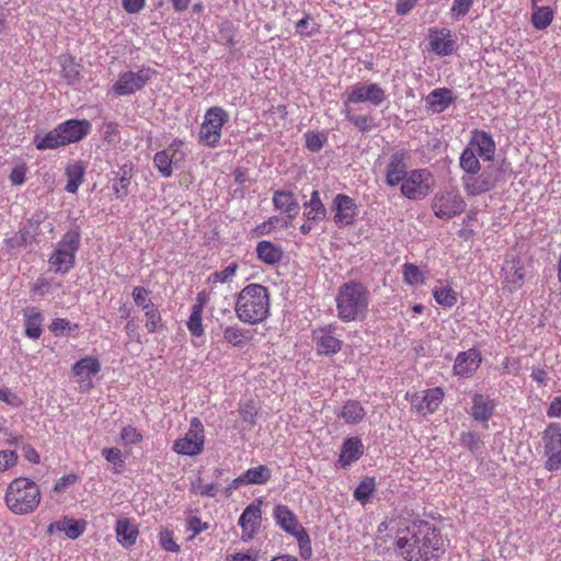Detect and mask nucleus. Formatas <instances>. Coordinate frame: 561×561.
I'll return each mask as SVG.
<instances>
[{
    "label": "nucleus",
    "instance_id": "nucleus-1",
    "mask_svg": "<svg viewBox=\"0 0 561 561\" xmlns=\"http://www.w3.org/2000/svg\"><path fill=\"white\" fill-rule=\"evenodd\" d=\"M396 547L407 561H437L439 552L444 551V540L435 528L421 523L402 530Z\"/></svg>",
    "mask_w": 561,
    "mask_h": 561
},
{
    "label": "nucleus",
    "instance_id": "nucleus-2",
    "mask_svg": "<svg viewBox=\"0 0 561 561\" xmlns=\"http://www.w3.org/2000/svg\"><path fill=\"white\" fill-rule=\"evenodd\" d=\"M334 300L339 320L344 323L362 321L369 310L370 291L364 283L351 279L339 286Z\"/></svg>",
    "mask_w": 561,
    "mask_h": 561
},
{
    "label": "nucleus",
    "instance_id": "nucleus-3",
    "mask_svg": "<svg viewBox=\"0 0 561 561\" xmlns=\"http://www.w3.org/2000/svg\"><path fill=\"white\" fill-rule=\"evenodd\" d=\"M270 309V294L267 288L263 285H247L238 295L236 314L243 323H262L267 319Z\"/></svg>",
    "mask_w": 561,
    "mask_h": 561
},
{
    "label": "nucleus",
    "instance_id": "nucleus-4",
    "mask_svg": "<svg viewBox=\"0 0 561 561\" xmlns=\"http://www.w3.org/2000/svg\"><path fill=\"white\" fill-rule=\"evenodd\" d=\"M92 129L88 119H67L58 124L44 136L36 135L34 144L37 150H48L76 144L84 139Z\"/></svg>",
    "mask_w": 561,
    "mask_h": 561
},
{
    "label": "nucleus",
    "instance_id": "nucleus-5",
    "mask_svg": "<svg viewBox=\"0 0 561 561\" xmlns=\"http://www.w3.org/2000/svg\"><path fill=\"white\" fill-rule=\"evenodd\" d=\"M7 507L15 515H28L39 505V486L28 478H15L5 491Z\"/></svg>",
    "mask_w": 561,
    "mask_h": 561
},
{
    "label": "nucleus",
    "instance_id": "nucleus-6",
    "mask_svg": "<svg viewBox=\"0 0 561 561\" xmlns=\"http://www.w3.org/2000/svg\"><path fill=\"white\" fill-rule=\"evenodd\" d=\"M229 122L228 112L220 106L209 107L201 124L198 140L208 148H216L222 136V127Z\"/></svg>",
    "mask_w": 561,
    "mask_h": 561
},
{
    "label": "nucleus",
    "instance_id": "nucleus-7",
    "mask_svg": "<svg viewBox=\"0 0 561 561\" xmlns=\"http://www.w3.org/2000/svg\"><path fill=\"white\" fill-rule=\"evenodd\" d=\"M466 202L456 187L439 190L431 201V208L438 219L449 220L462 214Z\"/></svg>",
    "mask_w": 561,
    "mask_h": 561
},
{
    "label": "nucleus",
    "instance_id": "nucleus-8",
    "mask_svg": "<svg viewBox=\"0 0 561 561\" xmlns=\"http://www.w3.org/2000/svg\"><path fill=\"white\" fill-rule=\"evenodd\" d=\"M435 179L428 169H413L400 184V192L410 201H422L433 191Z\"/></svg>",
    "mask_w": 561,
    "mask_h": 561
},
{
    "label": "nucleus",
    "instance_id": "nucleus-9",
    "mask_svg": "<svg viewBox=\"0 0 561 561\" xmlns=\"http://www.w3.org/2000/svg\"><path fill=\"white\" fill-rule=\"evenodd\" d=\"M186 158L187 148L185 141L174 138L165 149L156 152L153 163L162 176L170 178L173 173V167H180Z\"/></svg>",
    "mask_w": 561,
    "mask_h": 561
},
{
    "label": "nucleus",
    "instance_id": "nucleus-10",
    "mask_svg": "<svg viewBox=\"0 0 561 561\" xmlns=\"http://www.w3.org/2000/svg\"><path fill=\"white\" fill-rule=\"evenodd\" d=\"M204 443V426L199 419L193 417L188 431L173 443L172 449L179 455L196 456L203 451Z\"/></svg>",
    "mask_w": 561,
    "mask_h": 561
},
{
    "label": "nucleus",
    "instance_id": "nucleus-11",
    "mask_svg": "<svg viewBox=\"0 0 561 561\" xmlns=\"http://www.w3.org/2000/svg\"><path fill=\"white\" fill-rule=\"evenodd\" d=\"M157 73L150 67H141L138 71H126L119 75L112 91L116 95H128L141 90Z\"/></svg>",
    "mask_w": 561,
    "mask_h": 561
},
{
    "label": "nucleus",
    "instance_id": "nucleus-12",
    "mask_svg": "<svg viewBox=\"0 0 561 561\" xmlns=\"http://www.w3.org/2000/svg\"><path fill=\"white\" fill-rule=\"evenodd\" d=\"M461 182L468 196H479L491 192L496 186L499 170L489 167L482 172L465 174Z\"/></svg>",
    "mask_w": 561,
    "mask_h": 561
},
{
    "label": "nucleus",
    "instance_id": "nucleus-13",
    "mask_svg": "<svg viewBox=\"0 0 561 561\" xmlns=\"http://www.w3.org/2000/svg\"><path fill=\"white\" fill-rule=\"evenodd\" d=\"M543 449L547 457L545 468L548 471L561 469V427L557 423H551L543 431Z\"/></svg>",
    "mask_w": 561,
    "mask_h": 561
},
{
    "label": "nucleus",
    "instance_id": "nucleus-14",
    "mask_svg": "<svg viewBox=\"0 0 561 561\" xmlns=\"http://www.w3.org/2000/svg\"><path fill=\"white\" fill-rule=\"evenodd\" d=\"M387 99L386 91L378 83H356L351 88V91L344 102V105L358 104L368 102L375 106H379Z\"/></svg>",
    "mask_w": 561,
    "mask_h": 561
},
{
    "label": "nucleus",
    "instance_id": "nucleus-15",
    "mask_svg": "<svg viewBox=\"0 0 561 561\" xmlns=\"http://www.w3.org/2000/svg\"><path fill=\"white\" fill-rule=\"evenodd\" d=\"M335 324H325L312 332V339L316 343V350L319 355L337 354L343 345V341L336 335Z\"/></svg>",
    "mask_w": 561,
    "mask_h": 561
},
{
    "label": "nucleus",
    "instance_id": "nucleus-16",
    "mask_svg": "<svg viewBox=\"0 0 561 561\" xmlns=\"http://www.w3.org/2000/svg\"><path fill=\"white\" fill-rule=\"evenodd\" d=\"M101 370V363L98 358L87 356L75 363L71 373L79 389L88 392L93 388V377Z\"/></svg>",
    "mask_w": 561,
    "mask_h": 561
},
{
    "label": "nucleus",
    "instance_id": "nucleus-17",
    "mask_svg": "<svg viewBox=\"0 0 561 561\" xmlns=\"http://www.w3.org/2000/svg\"><path fill=\"white\" fill-rule=\"evenodd\" d=\"M502 271L505 287L510 293H514L523 286L525 268L517 253L511 251L506 254Z\"/></svg>",
    "mask_w": 561,
    "mask_h": 561
},
{
    "label": "nucleus",
    "instance_id": "nucleus-18",
    "mask_svg": "<svg viewBox=\"0 0 561 561\" xmlns=\"http://www.w3.org/2000/svg\"><path fill=\"white\" fill-rule=\"evenodd\" d=\"M445 392L440 387L430 388L410 398L412 410L421 415L434 413L443 402Z\"/></svg>",
    "mask_w": 561,
    "mask_h": 561
},
{
    "label": "nucleus",
    "instance_id": "nucleus-19",
    "mask_svg": "<svg viewBox=\"0 0 561 561\" xmlns=\"http://www.w3.org/2000/svg\"><path fill=\"white\" fill-rule=\"evenodd\" d=\"M408 153L403 150L396 151L389 158L385 171V182L388 186L394 187L402 183L408 173Z\"/></svg>",
    "mask_w": 561,
    "mask_h": 561
},
{
    "label": "nucleus",
    "instance_id": "nucleus-20",
    "mask_svg": "<svg viewBox=\"0 0 561 561\" xmlns=\"http://www.w3.org/2000/svg\"><path fill=\"white\" fill-rule=\"evenodd\" d=\"M430 49L438 56H449L456 50V41L448 28H428Z\"/></svg>",
    "mask_w": 561,
    "mask_h": 561
},
{
    "label": "nucleus",
    "instance_id": "nucleus-21",
    "mask_svg": "<svg viewBox=\"0 0 561 561\" xmlns=\"http://www.w3.org/2000/svg\"><path fill=\"white\" fill-rule=\"evenodd\" d=\"M262 519L261 501L248 505L239 517L238 525L242 529L241 539L251 540L260 528Z\"/></svg>",
    "mask_w": 561,
    "mask_h": 561
},
{
    "label": "nucleus",
    "instance_id": "nucleus-22",
    "mask_svg": "<svg viewBox=\"0 0 561 561\" xmlns=\"http://www.w3.org/2000/svg\"><path fill=\"white\" fill-rule=\"evenodd\" d=\"M334 221L340 227H346L355 221L358 213L355 201L345 194H337L334 198Z\"/></svg>",
    "mask_w": 561,
    "mask_h": 561
},
{
    "label": "nucleus",
    "instance_id": "nucleus-23",
    "mask_svg": "<svg viewBox=\"0 0 561 561\" xmlns=\"http://www.w3.org/2000/svg\"><path fill=\"white\" fill-rule=\"evenodd\" d=\"M481 362V354L476 348L460 352L455 358L454 374L460 377H471L480 367Z\"/></svg>",
    "mask_w": 561,
    "mask_h": 561
},
{
    "label": "nucleus",
    "instance_id": "nucleus-24",
    "mask_svg": "<svg viewBox=\"0 0 561 561\" xmlns=\"http://www.w3.org/2000/svg\"><path fill=\"white\" fill-rule=\"evenodd\" d=\"M468 148H472L482 160L492 161L495 153V142L490 134L484 130H473Z\"/></svg>",
    "mask_w": 561,
    "mask_h": 561
},
{
    "label": "nucleus",
    "instance_id": "nucleus-25",
    "mask_svg": "<svg viewBox=\"0 0 561 561\" xmlns=\"http://www.w3.org/2000/svg\"><path fill=\"white\" fill-rule=\"evenodd\" d=\"M273 517L276 524L286 533L295 536L299 530L305 529L298 522L296 515L287 505L278 504L274 507Z\"/></svg>",
    "mask_w": 561,
    "mask_h": 561
},
{
    "label": "nucleus",
    "instance_id": "nucleus-26",
    "mask_svg": "<svg viewBox=\"0 0 561 561\" xmlns=\"http://www.w3.org/2000/svg\"><path fill=\"white\" fill-rule=\"evenodd\" d=\"M364 454V445L359 437H350L344 440L339 456L341 468H347L357 461Z\"/></svg>",
    "mask_w": 561,
    "mask_h": 561
},
{
    "label": "nucleus",
    "instance_id": "nucleus-27",
    "mask_svg": "<svg viewBox=\"0 0 561 561\" xmlns=\"http://www.w3.org/2000/svg\"><path fill=\"white\" fill-rule=\"evenodd\" d=\"M77 248H56L49 257L55 273L66 274L75 265Z\"/></svg>",
    "mask_w": 561,
    "mask_h": 561
},
{
    "label": "nucleus",
    "instance_id": "nucleus-28",
    "mask_svg": "<svg viewBox=\"0 0 561 561\" xmlns=\"http://www.w3.org/2000/svg\"><path fill=\"white\" fill-rule=\"evenodd\" d=\"M274 207L282 214H286L289 220L299 214V204L295 195L289 191H276L273 195Z\"/></svg>",
    "mask_w": 561,
    "mask_h": 561
},
{
    "label": "nucleus",
    "instance_id": "nucleus-29",
    "mask_svg": "<svg viewBox=\"0 0 561 561\" xmlns=\"http://www.w3.org/2000/svg\"><path fill=\"white\" fill-rule=\"evenodd\" d=\"M115 533L118 543L124 548L133 547L139 535L137 525L128 518H119L116 522Z\"/></svg>",
    "mask_w": 561,
    "mask_h": 561
},
{
    "label": "nucleus",
    "instance_id": "nucleus-30",
    "mask_svg": "<svg viewBox=\"0 0 561 561\" xmlns=\"http://www.w3.org/2000/svg\"><path fill=\"white\" fill-rule=\"evenodd\" d=\"M495 409L494 400L490 397L476 393L472 398L471 415L476 421L488 422Z\"/></svg>",
    "mask_w": 561,
    "mask_h": 561
},
{
    "label": "nucleus",
    "instance_id": "nucleus-31",
    "mask_svg": "<svg viewBox=\"0 0 561 561\" xmlns=\"http://www.w3.org/2000/svg\"><path fill=\"white\" fill-rule=\"evenodd\" d=\"M25 335L32 340L41 337L43 329L44 317L42 312L35 308L30 307L23 310Z\"/></svg>",
    "mask_w": 561,
    "mask_h": 561
},
{
    "label": "nucleus",
    "instance_id": "nucleus-32",
    "mask_svg": "<svg viewBox=\"0 0 561 561\" xmlns=\"http://www.w3.org/2000/svg\"><path fill=\"white\" fill-rule=\"evenodd\" d=\"M453 102V92L447 88L434 89L425 99L426 105L435 113H442Z\"/></svg>",
    "mask_w": 561,
    "mask_h": 561
},
{
    "label": "nucleus",
    "instance_id": "nucleus-33",
    "mask_svg": "<svg viewBox=\"0 0 561 561\" xmlns=\"http://www.w3.org/2000/svg\"><path fill=\"white\" fill-rule=\"evenodd\" d=\"M336 415L343 419L346 424L356 425L364 420L366 411L359 401L347 400Z\"/></svg>",
    "mask_w": 561,
    "mask_h": 561
},
{
    "label": "nucleus",
    "instance_id": "nucleus-34",
    "mask_svg": "<svg viewBox=\"0 0 561 561\" xmlns=\"http://www.w3.org/2000/svg\"><path fill=\"white\" fill-rule=\"evenodd\" d=\"M61 67V76L68 84H73L80 79L82 66L76 61L75 57L70 55H62L59 57Z\"/></svg>",
    "mask_w": 561,
    "mask_h": 561
},
{
    "label": "nucleus",
    "instance_id": "nucleus-35",
    "mask_svg": "<svg viewBox=\"0 0 561 561\" xmlns=\"http://www.w3.org/2000/svg\"><path fill=\"white\" fill-rule=\"evenodd\" d=\"M67 184L65 186L66 192L75 194L78 192L84 176V167L80 161L70 163L65 170Z\"/></svg>",
    "mask_w": 561,
    "mask_h": 561
},
{
    "label": "nucleus",
    "instance_id": "nucleus-36",
    "mask_svg": "<svg viewBox=\"0 0 561 561\" xmlns=\"http://www.w3.org/2000/svg\"><path fill=\"white\" fill-rule=\"evenodd\" d=\"M272 477L271 469L265 465H260L257 467H253L248 469L241 478L243 480V484H265L270 481Z\"/></svg>",
    "mask_w": 561,
    "mask_h": 561
},
{
    "label": "nucleus",
    "instance_id": "nucleus-37",
    "mask_svg": "<svg viewBox=\"0 0 561 561\" xmlns=\"http://www.w3.org/2000/svg\"><path fill=\"white\" fill-rule=\"evenodd\" d=\"M225 341L234 346H243L250 339V331L239 328L238 325H227L222 330Z\"/></svg>",
    "mask_w": 561,
    "mask_h": 561
},
{
    "label": "nucleus",
    "instance_id": "nucleus-38",
    "mask_svg": "<svg viewBox=\"0 0 561 561\" xmlns=\"http://www.w3.org/2000/svg\"><path fill=\"white\" fill-rule=\"evenodd\" d=\"M304 214L308 221H318L325 217V208L318 191H313L310 201L305 204Z\"/></svg>",
    "mask_w": 561,
    "mask_h": 561
},
{
    "label": "nucleus",
    "instance_id": "nucleus-39",
    "mask_svg": "<svg viewBox=\"0 0 561 561\" xmlns=\"http://www.w3.org/2000/svg\"><path fill=\"white\" fill-rule=\"evenodd\" d=\"M554 12L552 8L545 5H534L531 14V23L536 30H546L553 21Z\"/></svg>",
    "mask_w": 561,
    "mask_h": 561
},
{
    "label": "nucleus",
    "instance_id": "nucleus-40",
    "mask_svg": "<svg viewBox=\"0 0 561 561\" xmlns=\"http://www.w3.org/2000/svg\"><path fill=\"white\" fill-rule=\"evenodd\" d=\"M54 529L58 531H64L70 539H77L84 531V527L80 525L78 520L71 518H65L61 522L50 524L48 527V531L51 534Z\"/></svg>",
    "mask_w": 561,
    "mask_h": 561
},
{
    "label": "nucleus",
    "instance_id": "nucleus-41",
    "mask_svg": "<svg viewBox=\"0 0 561 561\" xmlns=\"http://www.w3.org/2000/svg\"><path fill=\"white\" fill-rule=\"evenodd\" d=\"M433 296L435 301L443 307L450 308L457 302V293L442 282H438V285L434 287Z\"/></svg>",
    "mask_w": 561,
    "mask_h": 561
},
{
    "label": "nucleus",
    "instance_id": "nucleus-42",
    "mask_svg": "<svg viewBox=\"0 0 561 561\" xmlns=\"http://www.w3.org/2000/svg\"><path fill=\"white\" fill-rule=\"evenodd\" d=\"M190 333L199 337L204 334L203 327V302L194 304L191 308V314L186 323Z\"/></svg>",
    "mask_w": 561,
    "mask_h": 561
},
{
    "label": "nucleus",
    "instance_id": "nucleus-43",
    "mask_svg": "<svg viewBox=\"0 0 561 561\" xmlns=\"http://www.w3.org/2000/svg\"><path fill=\"white\" fill-rule=\"evenodd\" d=\"M477 156L478 154L474 151H472V148L467 147L462 151L459 164L465 174H471L480 171L481 165Z\"/></svg>",
    "mask_w": 561,
    "mask_h": 561
},
{
    "label": "nucleus",
    "instance_id": "nucleus-44",
    "mask_svg": "<svg viewBox=\"0 0 561 561\" xmlns=\"http://www.w3.org/2000/svg\"><path fill=\"white\" fill-rule=\"evenodd\" d=\"M376 490V481L373 477H366L359 482L354 491V499L365 504Z\"/></svg>",
    "mask_w": 561,
    "mask_h": 561
},
{
    "label": "nucleus",
    "instance_id": "nucleus-45",
    "mask_svg": "<svg viewBox=\"0 0 561 561\" xmlns=\"http://www.w3.org/2000/svg\"><path fill=\"white\" fill-rule=\"evenodd\" d=\"M237 268H238V264L236 262H231L224 270L217 271V272H214L213 274H210V276L208 277V282L211 284H216V283L224 284V283L230 282L233 278V276L236 275Z\"/></svg>",
    "mask_w": 561,
    "mask_h": 561
},
{
    "label": "nucleus",
    "instance_id": "nucleus-46",
    "mask_svg": "<svg viewBox=\"0 0 561 561\" xmlns=\"http://www.w3.org/2000/svg\"><path fill=\"white\" fill-rule=\"evenodd\" d=\"M257 257L266 264L274 265L283 257L282 248H256Z\"/></svg>",
    "mask_w": 561,
    "mask_h": 561
},
{
    "label": "nucleus",
    "instance_id": "nucleus-47",
    "mask_svg": "<svg viewBox=\"0 0 561 561\" xmlns=\"http://www.w3.org/2000/svg\"><path fill=\"white\" fill-rule=\"evenodd\" d=\"M460 445L467 449H469L471 453L479 451L482 446L483 442L479 434L473 432H463L460 435Z\"/></svg>",
    "mask_w": 561,
    "mask_h": 561
},
{
    "label": "nucleus",
    "instance_id": "nucleus-48",
    "mask_svg": "<svg viewBox=\"0 0 561 561\" xmlns=\"http://www.w3.org/2000/svg\"><path fill=\"white\" fill-rule=\"evenodd\" d=\"M474 0H453V4L450 8V16L455 21H459L465 18L471 7L473 5Z\"/></svg>",
    "mask_w": 561,
    "mask_h": 561
},
{
    "label": "nucleus",
    "instance_id": "nucleus-49",
    "mask_svg": "<svg viewBox=\"0 0 561 561\" xmlns=\"http://www.w3.org/2000/svg\"><path fill=\"white\" fill-rule=\"evenodd\" d=\"M404 282L409 285H419L423 283V274L420 268L412 263L403 265Z\"/></svg>",
    "mask_w": 561,
    "mask_h": 561
},
{
    "label": "nucleus",
    "instance_id": "nucleus-50",
    "mask_svg": "<svg viewBox=\"0 0 561 561\" xmlns=\"http://www.w3.org/2000/svg\"><path fill=\"white\" fill-rule=\"evenodd\" d=\"M146 328L148 332L153 333L159 329L161 317L156 306L145 307Z\"/></svg>",
    "mask_w": 561,
    "mask_h": 561
},
{
    "label": "nucleus",
    "instance_id": "nucleus-51",
    "mask_svg": "<svg viewBox=\"0 0 561 561\" xmlns=\"http://www.w3.org/2000/svg\"><path fill=\"white\" fill-rule=\"evenodd\" d=\"M19 460V455L15 450H0V474L15 467Z\"/></svg>",
    "mask_w": 561,
    "mask_h": 561
},
{
    "label": "nucleus",
    "instance_id": "nucleus-52",
    "mask_svg": "<svg viewBox=\"0 0 561 561\" xmlns=\"http://www.w3.org/2000/svg\"><path fill=\"white\" fill-rule=\"evenodd\" d=\"M294 537L298 542L301 558L309 559L311 557L312 549L308 531L306 529L299 530V533L295 534Z\"/></svg>",
    "mask_w": 561,
    "mask_h": 561
},
{
    "label": "nucleus",
    "instance_id": "nucleus-53",
    "mask_svg": "<svg viewBox=\"0 0 561 561\" xmlns=\"http://www.w3.org/2000/svg\"><path fill=\"white\" fill-rule=\"evenodd\" d=\"M121 438L127 445H136L142 440V434L136 427L127 425L122 428Z\"/></svg>",
    "mask_w": 561,
    "mask_h": 561
},
{
    "label": "nucleus",
    "instance_id": "nucleus-54",
    "mask_svg": "<svg viewBox=\"0 0 561 561\" xmlns=\"http://www.w3.org/2000/svg\"><path fill=\"white\" fill-rule=\"evenodd\" d=\"M192 489L195 493L207 496L215 497L217 495V484L215 483H203L202 479L198 478L193 484Z\"/></svg>",
    "mask_w": 561,
    "mask_h": 561
},
{
    "label": "nucleus",
    "instance_id": "nucleus-55",
    "mask_svg": "<svg viewBox=\"0 0 561 561\" xmlns=\"http://www.w3.org/2000/svg\"><path fill=\"white\" fill-rule=\"evenodd\" d=\"M159 543L161 548L168 552H179L180 546L174 541L172 531L162 530L159 534Z\"/></svg>",
    "mask_w": 561,
    "mask_h": 561
},
{
    "label": "nucleus",
    "instance_id": "nucleus-56",
    "mask_svg": "<svg viewBox=\"0 0 561 561\" xmlns=\"http://www.w3.org/2000/svg\"><path fill=\"white\" fill-rule=\"evenodd\" d=\"M131 295H133V299H134L135 304L138 307H140L142 310H145V307L153 306V304L148 298V296H149L148 289L137 286L134 288Z\"/></svg>",
    "mask_w": 561,
    "mask_h": 561
},
{
    "label": "nucleus",
    "instance_id": "nucleus-57",
    "mask_svg": "<svg viewBox=\"0 0 561 561\" xmlns=\"http://www.w3.org/2000/svg\"><path fill=\"white\" fill-rule=\"evenodd\" d=\"M186 528L192 533V538L199 535L202 531L209 528V524L202 522L197 516H190L186 519Z\"/></svg>",
    "mask_w": 561,
    "mask_h": 561
},
{
    "label": "nucleus",
    "instance_id": "nucleus-58",
    "mask_svg": "<svg viewBox=\"0 0 561 561\" xmlns=\"http://www.w3.org/2000/svg\"><path fill=\"white\" fill-rule=\"evenodd\" d=\"M0 401L5 402L8 405L19 408L23 404L22 399L13 393L9 388L0 389Z\"/></svg>",
    "mask_w": 561,
    "mask_h": 561
},
{
    "label": "nucleus",
    "instance_id": "nucleus-59",
    "mask_svg": "<svg viewBox=\"0 0 561 561\" xmlns=\"http://www.w3.org/2000/svg\"><path fill=\"white\" fill-rule=\"evenodd\" d=\"M346 117L350 122H352L354 124V126L356 128H358L360 131H367L371 128V119L369 116L367 115H359V116H355V115H350L348 113L346 114Z\"/></svg>",
    "mask_w": 561,
    "mask_h": 561
},
{
    "label": "nucleus",
    "instance_id": "nucleus-60",
    "mask_svg": "<svg viewBox=\"0 0 561 561\" xmlns=\"http://www.w3.org/2000/svg\"><path fill=\"white\" fill-rule=\"evenodd\" d=\"M102 456L111 463L119 465L123 467L124 460L122 451L118 448L111 447L102 450Z\"/></svg>",
    "mask_w": 561,
    "mask_h": 561
},
{
    "label": "nucleus",
    "instance_id": "nucleus-61",
    "mask_svg": "<svg viewBox=\"0 0 561 561\" xmlns=\"http://www.w3.org/2000/svg\"><path fill=\"white\" fill-rule=\"evenodd\" d=\"M78 481V476L76 473H69L66 476H62L60 479H58L54 485V491L61 493L64 492L68 486L75 484Z\"/></svg>",
    "mask_w": 561,
    "mask_h": 561
},
{
    "label": "nucleus",
    "instance_id": "nucleus-62",
    "mask_svg": "<svg viewBox=\"0 0 561 561\" xmlns=\"http://www.w3.org/2000/svg\"><path fill=\"white\" fill-rule=\"evenodd\" d=\"M26 171L25 164L14 167L9 176L11 183L13 185H22L25 182Z\"/></svg>",
    "mask_w": 561,
    "mask_h": 561
},
{
    "label": "nucleus",
    "instance_id": "nucleus-63",
    "mask_svg": "<svg viewBox=\"0 0 561 561\" xmlns=\"http://www.w3.org/2000/svg\"><path fill=\"white\" fill-rule=\"evenodd\" d=\"M49 330L56 335L60 336L66 330H70V322L64 318H56L51 321Z\"/></svg>",
    "mask_w": 561,
    "mask_h": 561
},
{
    "label": "nucleus",
    "instance_id": "nucleus-64",
    "mask_svg": "<svg viewBox=\"0 0 561 561\" xmlns=\"http://www.w3.org/2000/svg\"><path fill=\"white\" fill-rule=\"evenodd\" d=\"M306 147L313 152L319 151L323 147L322 137L317 133H307Z\"/></svg>",
    "mask_w": 561,
    "mask_h": 561
}]
</instances>
